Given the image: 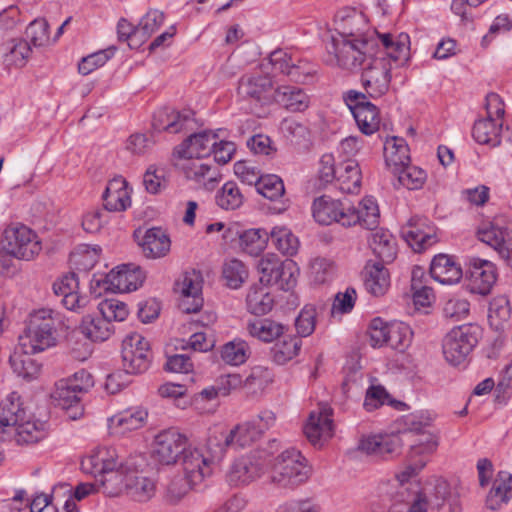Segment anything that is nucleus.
<instances>
[{"instance_id":"48","label":"nucleus","mask_w":512,"mask_h":512,"mask_svg":"<svg viewBox=\"0 0 512 512\" xmlns=\"http://www.w3.org/2000/svg\"><path fill=\"white\" fill-rule=\"evenodd\" d=\"M249 355V347L243 340H233L221 347L220 356L228 365L238 366L243 364Z\"/></svg>"},{"instance_id":"61","label":"nucleus","mask_w":512,"mask_h":512,"mask_svg":"<svg viewBox=\"0 0 512 512\" xmlns=\"http://www.w3.org/2000/svg\"><path fill=\"white\" fill-rule=\"evenodd\" d=\"M164 22V14L158 10L148 11L138 24V31L140 32V40L144 41L156 32Z\"/></svg>"},{"instance_id":"29","label":"nucleus","mask_w":512,"mask_h":512,"mask_svg":"<svg viewBox=\"0 0 512 512\" xmlns=\"http://www.w3.org/2000/svg\"><path fill=\"white\" fill-rule=\"evenodd\" d=\"M431 277L441 284L458 283L462 276L461 266L455 262L453 257L446 254L436 255L430 265Z\"/></svg>"},{"instance_id":"27","label":"nucleus","mask_w":512,"mask_h":512,"mask_svg":"<svg viewBox=\"0 0 512 512\" xmlns=\"http://www.w3.org/2000/svg\"><path fill=\"white\" fill-rule=\"evenodd\" d=\"M216 134L202 131L191 135L181 146L176 148L175 154L179 158H203L209 156L215 146Z\"/></svg>"},{"instance_id":"9","label":"nucleus","mask_w":512,"mask_h":512,"mask_svg":"<svg viewBox=\"0 0 512 512\" xmlns=\"http://www.w3.org/2000/svg\"><path fill=\"white\" fill-rule=\"evenodd\" d=\"M258 71L263 79H273L278 73L285 74L291 81L305 83L312 76V68L307 62H291V57L283 50L277 49L263 58L258 64Z\"/></svg>"},{"instance_id":"36","label":"nucleus","mask_w":512,"mask_h":512,"mask_svg":"<svg viewBox=\"0 0 512 512\" xmlns=\"http://www.w3.org/2000/svg\"><path fill=\"white\" fill-rule=\"evenodd\" d=\"M369 245L383 263H390L396 258V241L388 230L381 228L373 231L369 238Z\"/></svg>"},{"instance_id":"21","label":"nucleus","mask_w":512,"mask_h":512,"mask_svg":"<svg viewBox=\"0 0 512 512\" xmlns=\"http://www.w3.org/2000/svg\"><path fill=\"white\" fill-rule=\"evenodd\" d=\"M178 164L188 180L194 181L206 190H213L220 181L219 171L199 158H181Z\"/></svg>"},{"instance_id":"50","label":"nucleus","mask_w":512,"mask_h":512,"mask_svg":"<svg viewBox=\"0 0 512 512\" xmlns=\"http://www.w3.org/2000/svg\"><path fill=\"white\" fill-rule=\"evenodd\" d=\"M222 275L228 287L237 289L247 279L248 271L241 261L230 259L224 263Z\"/></svg>"},{"instance_id":"41","label":"nucleus","mask_w":512,"mask_h":512,"mask_svg":"<svg viewBox=\"0 0 512 512\" xmlns=\"http://www.w3.org/2000/svg\"><path fill=\"white\" fill-rule=\"evenodd\" d=\"M256 475V457L253 453L238 458L229 471V480L235 485L248 484Z\"/></svg>"},{"instance_id":"12","label":"nucleus","mask_w":512,"mask_h":512,"mask_svg":"<svg viewBox=\"0 0 512 512\" xmlns=\"http://www.w3.org/2000/svg\"><path fill=\"white\" fill-rule=\"evenodd\" d=\"M188 438L176 428L159 432L154 439L153 457L161 464L176 463L178 457L188 450Z\"/></svg>"},{"instance_id":"56","label":"nucleus","mask_w":512,"mask_h":512,"mask_svg":"<svg viewBox=\"0 0 512 512\" xmlns=\"http://www.w3.org/2000/svg\"><path fill=\"white\" fill-rule=\"evenodd\" d=\"M436 414L430 411L413 413L406 418L407 430L415 436L432 431Z\"/></svg>"},{"instance_id":"59","label":"nucleus","mask_w":512,"mask_h":512,"mask_svg":"<svg viewBox=\"0 0 512 512\" xmlns=\"http://www.w3.org/2000/svg\"><path fill=\"white\" fill-rule=\"evenodd\" d=\"M309 269L310 278L317 284H323L329 281L334 272L333 263L321 257L313 259L310 262Z\"/></svg>"},{"instance_id":"44","label":"nucleus","mask_w":512,"mask_h":512,"mask_svg":"<svg viewBox=\"0 0 512 512\" xmlns=\"http://www.w3.org/2000/svg\"><path fill=\"white\" fill-rule=\"evenodd\" d=\"M256 438V425L253 422H245L237 425L225 437L226 447L244 449L250 447Z\"/></svg>"},{"instance_id":"33","label":"nucleus","mask_w":512,"mask_h":512,"mask_svg":"<svg viewBox=\"0 0 512 512\" xmlns=\"http://www.w3.org/2000/svg\"><path fill=\"white\" fill-rule=\"evenodd\" d=\"M348 215L355 218L351 226L358 224L366 229L373 230L379 224V207L375 199L370 196L364 197L357 208L349 206Z\"/></svg>"},{"instance_id":"16","label":"nucleus","mask_w":512,"mask_h":512,"mask_svg":"<svg viewBox=\"0 0 512 512\" xmlns=\"http://www.w3.org/2000/svg\"><path fill=\"white\" fill-rule=\"evenodd\" d=\"M314 219L322 225L337 222L344 227H351L353 216L348 215L349 205L329 196H321L315 199L312 207Z\"/></svg>"},{"instance_id":"5","label":"nucleus","mask_w":512,"mask_h":512,"mask_svg":"<svg viewBox=\"0 0 512 512\" xmlns=\"http://www.w3.org/2000/svg\"><path fill=\"white\" fill-rule=\"evenodd\" d=\"M312 468L296 449H287L278 455L267 473V481L280 488L295 489L311 476Z\"/></svg>"},{"instance_id":"1","label":"nucleus","mask_w":512,"mask_h":512,"mask_svg":"<svg viewBox=\"0 0 512 512\" xmlns=\"http://www.w3.org/2000/svg\"><path fill=\"white\" fill-rule=\"evenodd\" d=\"M383 50H377L365 63L361 74L366 96L379 98L388 90L391 82L392 63L404 62L410 51V37L406 33L394 35L377 33Z\"/></svg>"},{"instance_id":"11","label":"nucleus","mask_w":512,"mask_h":512,"mask_svg":"<svg viewBox=\"0 0 512 512\" xmlns=\"http://www.w3.org/2000/svg\"><path fill=\"white\" fill-rule=\"evenodd\" d=\"M478 239L492 247L512 269V224L502 218L483 224L477 231Z\"/></svg>"},{"instance_id":"4","label":"nucleus","mask_w":512,"mask_h":512,"mask_svg":"<svg viewBox=\"0 0 512 512\" xmlns=\"http://www.w3.org/2000/svg\"><path fill=\"white\" fill-rule=\"evenodd\" d=\"M376 43L371 38H335L327 46L329 65L345 70L360 69L375 53Z\"/></svg>"},{"instance_id":"40","label":"nucleus","mask_w":512,"mask_h":512,"mask_svg":"<svg viewBox=\"0 0 512 512\" xmlns=\"http://www.w3.org/2000/svg\"><path fill=\"white\" fill-rule=\"evenodd\" d=\"M31 48L27 41L14 39L6 44L3 63L8 69L22 68L28 62Z\"/></svg>"},{"instance_id":"57","label":"nucleus","mask_w":512,"mask_h":512,"mask_svg":"<svg viewBox=\"0 0 512 512\" xmlns=\"http://www.w3.org/2000/svg\"><path fill=\"white\" fill-rule=\"evenodd\" d=\"M316 307L306 304L295 319V328L300 337L310 336L315 330Z\"/></svg>"},{"instance_id":"47","label":"nucleus","mask_w":512,"mask_h":512,"mask_svg":"<svg viewBox=\"0 0 512 512\" xmlns=\"http://www.w3.org/2000/svg\"><path fill=\"white\" fill-rule=\"evenodd\" d=\"M392 173L397 177L399 184L409 190L422 188L427 178L423 169L410 164L397 168Z\"/></svg>"},{"instance_id":"51","label":"nucleus","mask_w":512,"mask_h":512,"mask_svg":"<svg viewBox=\"0 0 512 512\" xmlns=\"http://www.w3.org/2000/svg\"><path fill=\"white\" fill-rule=\"evenodd\" d=\"M388 333V346L403 351L411 343L412 331L403 322L390 323Z\"/></svg>"},{"instance_id":"26","label":"nucleus","mask_w":512,"mask_h":512,"mask_svg":"<svg viewBox=\"0 0 512 512\" xmlns=\"http://www.w3.org/2000/svg\"><path fill=\"white\" fill-rule=\"evenodd\" d=\"M271 242L282 254L293 256L299 248L298 238L286 227H275L270 232L258 228V248L261 243Z\"/></svg>"},{"instance_id":"64","label":"nucleus","mask_w":512,"mask_h":512,"mask_svg":"<svg viewBox=\"0 0 512 512\" xmlns=\"http://www.w3.org/2000/svg\"><path fill=\"white\" fill-rule=\"evenodd\" d=\"M470 303L464 298H451L443 306V315L447 319L460 321L469 314Z\"/></svg>"},{"instance_id":"39","label":"nucleus","mask_w":512,"mask_h":512,"mask_svg":"<svg viewBox=\"0 0 512 512\" xmlns=\"http://www.w3.org/2000/svg\"><path fill=\"white\" fill-rule=\"evenodd\" d=\"M385 162L391 170H397L410 162L409 148L403 138L391 137L384 145Z\"/></svg>"},{"instance_id":"54","label":"nucleus","mask_w":512,"mask_h":512,"mask_svg":"<svg viewBox=\"0 0 512 512\" xmlns=\"http://www.w3.org/2000/svg\"><path fill=\"white\" fill-rule=\"evenodd\" d=\"M98 310L101 316L105 317L109 323L112 321H124L128 314L127 305L118 299H104L98 304Z\"/></svg>"},{"instance_id":"31","label":"nucleus","mask_w":512,"mask_h":512,"mask_svg":"<svg viewBox=\"0 0 512 512\" xmlns=\"http://www.w3.org/2000/svg\"><path fill=\"white\" fill-rule=\"evenodd\" d=\"M363 278L366 291L373 296H383L390 287V273L381 262H368Z\"/></svg>"},{"instance_id":"53","label":"nucleus","mask_w":512,"mask_h":512,"mask_svg":"<svg viewBox=\"0 0 512 512\" xmlns=\"http://www.w3.org/2000/svg\"><path fill=\"white\" fill-rule=\"evenodd\" d=\"M287 327L279 320L262 318L258 320V340L270 343L278 340L286 332Z\"/></svg>"},{"instance_id":"6","label":"nucleus","mask_w":512,"mask_h":512,"mask_svg":"<svg viewBox=\"0 0 512 512\" xmlns=\"http://www.w3.org/2000/svg\"><path fill=\"white\" fill-rule=\"evenodd\" d=\"M279 105L291 112H302L309 106L308 95L300 88L290 85L274 86L272 79H263L260 82L258 75V117L267 116L270 113V107Z\"/></svg>"},{"instance_id":"14","label":"nucleus","mask_w":512,"mask_h":512,"mask_svg":"<svg viewBox=\"0 0 512 512\" xmlns=\"http://www.w3.org/2000/svg\"><path fill=\"white\" fill-rule=\"evenodd\" d=\"M346 102L363 134L372 135L378 131L380 124L378 108L367 101L366 94L350 90L347 92Z\"/></svg>"},{"instance_id":"35","label":"nucleus","mask_w":512,"mask_h":512,"mask_svg":"<svg viewBox=\"0 0 512 512\" xmlns=\"http://www.w3.org/2000/svg\"><path fill=\"white\" fill-rule=\"evenodd\" d=\"M36 352H25L17 345L10 355V365L13 371L25 380L36 379L41 372V365L31 356Z\"/></svg>"},{"instance_id":"2","label":"nucleus","mask_w":512,"mask_h":512,"mask_svg":"<svg viewBox=\"0 0 512 512\" xmlns=\"http://www.w3.org/2000/svg\"><path fill=\"white\" fill-rule=\"evenodd\" d=\"M144 462L140 456L131 457L125 462L119 461L115 448L100 447L82 459L81 469L94 476L101 492L109 497H116L127 491L128 474L135 468L142 467Z\"/></svg>"},{"instance_id":"23","label":"nucleus","mask_w":512,"mask_h":512,"mask_svg":"<svg viewBox=\"0 0 512 512\" xmlns=\"http://www.w3.org/2000/svg\"><path fill=\"white\" fill-rule=\"evenodd\" d=\"M182 468L185 480L198 486L211 474V459L196 448H188L182 457Z\"/></svg>"},{"instance_id":"20","label":"nucleus","mask_w":512,"mask_h":512,"mask_svg":"<svg viewBox=\"0 0 512 512\" xmlns=\"http://www.w3.org/2000/svg\"><path fill=\"white\" fill-rule=\"evenodd\" d=\"M332 409L327 405L319 407L318 411H312L304 426V434L314 446L322 445L324 441L333 435Z\"/></svg>"},{"instance_id":"19","label":"nucleus","mask_w":512,"mask_h":512,"mask_svg":"<svg viewBox=\"0 0 512 512\" xmlns=\"http://www.w3.org/2000/svg\"><path fill=\"white\" fill-rule=\"evenodd\" d=\"M335 31L337 38H370L369 25L366 16L354 9L344 8L335 16Z\"/></svg>"},{"instance_id":"17","label":"nucleus","mask_w":512,"mask_h":512,"mask_svg":"<svg viewBox=\"0 0 512 512\" xmlns=\"http://www.w3.org/2000/svg\"><path fill=\"white\" fill-rule=\"evenodd\" d=\"M145 279L141 268L135 264H123L112 269L104 278L105 290L112 292H130L140 287Z\"/></svg>"},{"instance_id":"55","label":"nucleus","mask_w":512,"mask_h":512,"mask_svg":"<svg viewBox=\"0 0 512 512\" xmlns=\"http://www.w3.org/2000/svg\"><path fill=\"white\" fill-rule=\"evenodd\" d=\"M438 445L439 435L434 430L417 435L411 446V457L431 455L437 450Z\"/></svg>"},{"instance_id":"7","label":"nucleus","mask_w":512,"mask_h":512,"mask_svg":"<svg viewBox=\"0 0 512 512\" xmlns=\"http://www.w3.org/2000/svg\"><path fill=\"white\" fill-rule=\"evenodd\" d=\"M481 337V328L475 324H463L452 328L443 338L442 352L452 366L464 364Z\"/></svg>"},{"instance_id":"25","label":"nucleus","mask_w":512,"mask_h":512,"mask_svg":"<svg viewBox=\"0 0 512 512\" xmlns=\"http://www.w3.org/2000/svg\"><path fill=\"white\" fill-rule=\"evenodd\" d=\"M51 399L55 406L66 411L69 419L77 420L82 417L84 410L80 403L79 393L62 379L56 382Z\"/></svg>"},{"instance_id":"37","label":"nucleus","mask_w":512,"mask_h":512,"mask_svg":"<svg viewBox=\"0 0 512 512\" xmlns=\"http://www.w3.org/2000/svg\"><path fill=\"white\" fill-rule=\"evenodd\" d=\"M140 468H135L128 474L126 493L136 501L145 502L154 496L156 486L152 479L142 474Z\"/></svg>"},{"instance_id":"42","label":"nucleus","mask_w":512,"mask_h":512,"mask_svg":"<svg viewBox=\"0 0 512 512\" xmlns=\"http://www.w3.org/2000/svg\"><path fill=\"white\" fill-rule=\"evenodd\" d=\"M80 331L92 341H105L114 333V327L105 317L86 316L80 325Z\"/></svg>"},{"instance_id":"46","label":"nucleus","mask_w":512,"mask_h":512,"mask_svg":"<svg viewBox=\"0 0 512 512\" xmlns=\"http://www.w3.org/2000/svg\"><path fill=\"white\" fill-rule=\"evenodd\" d=\"M511 314L509 300L506 296H497L490 302L488 309V321L492 328L501 330L508 322Z\"/></svg>"},{"instance_id":"24","label":"nucleus","mask_w":512,"mask_h":512,"mask_svg":"<svg viewBox=\"0 0 512 512\" xmlns=\"http://www.w3.org/2000/svg\"><path fill=\"white\" fill-rule=\"evenodd\" d=\"M104 208L110 212H122L127 210L132 203L131 189L127 181L121 177H114L107 184L103 194Z\"/></svg>"},{"instance_id":"8","label":"nucleus","mask_w":512,"mask_h":512,"mask_svg":"<svg viewBox=\"0 0 512 512\" xmlns=\"http://www.w3.org/2000/svg\"><path fill=\"white\" fill-rule=\"evenodd\" d=\"M300 271L294 261H282L275 254H267L258 261V282L265 287L278 285L290 291L296 287Z\"/></svg>"},{"instance_id":"62","label":"nucleus","mask_w":512,"mask_h":512,"mask_svg":"<svg viewBox=\"0 0 512 512\" xmlns=\"http://www.w3.org/2000/svg\"><path fill=\"white\" fill-rule=\"evenodd\" d=\"M113 54V49H106L92 53L82 58L78 65V71L83 75H88L95 69L102 67L113 56Z\"/></svg>"},{"instance_id":"15","label":"nucleus","mask_w":512,"mask_h":512,"mask_svg":"<svg viewBox=\"0 0 512 512\" xmlns=\"http://www.w3.org/2000/svg\"><path fill=\"white\" fill-rule=\"evenodd\" d=\"M203 278L199 271L190 270L182 274L175 284V289L181 295L180 308L185 313H196L203 305Z\"/></svg>"},{"instance_id":"45","label":"nucleus","mask_w":512,"mask_h":512,"mask_svg":"<svg viewBox=\"0 0 512 512\" xmlns=\"http://www.w3.org/2000/svg\"><path fill=\"white\" fill-rule=\"evenodd\" d=\"M215 200L223 210H236L244 203V195L235 182L228 181L217 191Z\"/></svg>"},{"instance_id":"3","label":"nucleus","mask_w":512,"mask_h":512,"mask_svg":"<svg viewBox=\"0 0 512 512\" xmlns=\"http://www.w3.org/2000/svg\"><path fill=\"white\" fill-rule=\"evenodd\" d=\"M64 325L57 311L42 308L30 314L28 324L18 345L25 352H42L56 343V331Z\"/></svg>"},{"instance_id":"10","label":"nucleus","mask_w":512,"mask_h":512,"mask_svg":"<svg viewBox=\"0 0 512 512\" xmlns=\"http://www.w3.org/2000/svg\"><path fill=\"white\" fill-rule=\"evenodd\" d=\"M2 246L15 258L27 261L38 255L42 249L36 233L25 225L7 227L3 233Z\"/></svg>"},{"instance_id":"58","label":"nucleus","mask_w":512,"mask_h":512,"mask_svg":"<svg viewBox=\"0 0 512 512\" xmlns=\"http://www.w3.org/2000/svg\"><path fill=\"white\" fill-rule=\"evenodd\" d=\"M385 403L391 404L395 407L404 406V403L402 402L390 401L389 394L382 386H371L367 390L363 404L367 411H373Z\"/></svg>"},{"instance_id":"49","label":"nucleus","mask_w":512,"mask_h":512,"mask_svg":"<svg viewBox=\"0 0 512 512\" xmlns=\"http://www.w3.org/2000/svg\"><path fill=\"white\" fill-rule=\"evenodd\" d=\"M285 188L282 179L275 174L258 176V194L271 201L278 200L284 195Z\"/></svg>"},{"instance_id":"43","label":"nucleus","mask_w":512,"mask_h":512,"mask_svg":"<svg viewBox=\"0 0 512 512\" xmlns=\"http://www.w3.org/2000/svg\"><path fill=\"white\" fill-rule=\"evenodd\" d=\"M301 347L302 341L299 337H284L271 348L272 360L278 365H283L295 358L299 354Z\"/></svg>"},{"instance_id":"22","label":"nucleus","mask_w":512,"mask_h":512,"mask_svg":"<svg viewBox=\"0 0 512 512\" xmlns=\"http://www.w3.org/2000/svg\"><path fill=\"white\" fill-rule=\"evenodd\" d=\"M403 238L416 252H421L436 242L433 229L427 225V219L412 217L402 229Z\"/></svg>"},{"instance_id":"30","label":"nucleus","mask_w":512,"mask_h":512,"mask_svg":"<svg viewBox=\"0 0 512 512\" xmlns=\"http://www.w3.org/2000/svg\"><path fill=\"white\" fill-rule=\"evenodd\" d=\"M140 246L146 258L158 259L168 255L171 240L164 230L159 227H152L146 230Z\"/></svg>"},{"instance_id":"60","label":"nucleus","mask_w":512,"mask_h":512,"mask_svg":"<svg viewBox=\"0 0 512 512\" xmlns=\"http://www.w3.org/2000/svg\"><path fill=\"white\" fill-rule=\"evenodd\" d=\"M26 35L34 46L41 47L51 42L49 24L45 19H36L29 24Z\"/></svg>"},{"instance_id":"13","label":"nucleus","mask_w":512,"mask_h":512,"mask_svg":"<svg viewBox=\"0 0 512 512\" xmlns=\"http://www.w3.org/2000/svg\"><path fill=\"white\" fill-rule=\"evenodd\" d=\"M122 360L126 373L145 372L151 360L149 342L138 333L127 335L122 342Z\"/></svg>"},{"instance_id":"52","label":"nucleus","mask_w":512,"mask_h":512,"mask_svg":"<svg viewBox=\"0 0 512 512\" xmlns=\"http://www.w3.org/2000/svg\"><path fill=\"white\" fill-rule=\"evenodd\" d=\"M101 248L99 246L84 245L71 255V261L81 271L91 270L99 260Z\"/></svg>"},{"instance_id":"32","label":"nucleus","mask_w":512,"mask_h":512,"mask_svg":"<svg viewBox=\"0 0 512 512\" xmlns=\"http://www.w3.org/2000/svg\"><path fill=\"white\" fill-rule=\"evenodd\" d=\"M27 417L20 396L13 392L0 404V435L9 433L11 428Z\"/></svg>"},{"instance_id":"63","label":"nucleus","mask_w":512,"mask_h":512,"mask_svg":"<svg viewBox=\"0 0 512 512\" xmlns=\"http://www.w3.org/2000/svg\"><path fill=\"white\" fill-rule=\"evenodd\" d=\"M147 418V412L142 409L127 410L119 414L115 420L117 425L125 431H132L141 428Z\"/></svg>"},{"instance_id":"38","label":"nucleus","mask_w":512,"mask_h":512,"mask_svg":"<svg viewBox=\"0 0 512 512\" xmlns=\"http://www.w3.org/2000/svg\"><path fill=\"white\" fill-rule=\"evenodd\" d=\"M501 132L502 121L487 117L474 123L472 135L480 144L497 146L501 142Z\"/></svg>"},{"instance_id":"28","label":"nucleus","mask_w":512,"mask_h":512,"mask_svg":"<svg viewBox=\"0 0 512 512\" xmlns=\"http://www.w3.org/2000/svg\"><path fill=\"white\" fill-rule=\"evenodd\" d=\"M9 433L0 435V442L14 438L17 444L37 443L45 437V423L27 417L15 425Z\"/></svg>"},{"instance_id":"34","label":"nucleus","mask_w":512,"mask_h":512,"mask_svg":"<svg viewBox=\"0 0 512 512\" xmlns=\"http://www.w3.org/2000/svg\"><path fill=\"white\" fill-rule=\"evenodd\" d=\"M336 183L343 193H358L361 187L362 174L359 164L352 159L337 166Z\"/></svg>"},{"instance_id":"18","label":"nucleus","mask_w":512,"mask_h":512,"mask_svg":"<svg viewBox=\"0 0 512 512\" xmlns=\"http://www.w3.org/2000/svg\"><path fill=\"white\" fill-rule=\"evenodd\" d=\"M467 274L469 290L480 295L489 294L497 279L495 265L480 258L469 260Z\"/></svg>"}]
</instances>
